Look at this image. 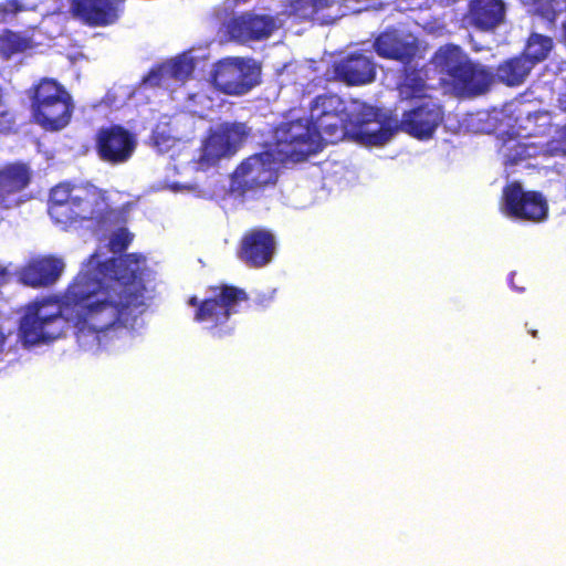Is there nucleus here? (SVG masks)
<instances>
[{
  "mask_svg": "<svg viewBox=\"0 0 566 566\" xmlns=\"http://www.w3.org/2000/svg\"><path fill=\"white\" fill-rule=\"evenodd\" d=\"M146 258L127 253L98 260L88 256L62 298L44 297L30 303L20 321V337L33 346L60 338L72 325L78 343H101L127 328L146 305Z\"/></svg>",
  "mask_w": 566,
  "mask_h": 566,
  "instance_id": "1",
  "label": "nucleus"
},
{
  "mask_svg": "<svg viewBox=\"0 0 566 566\" xmlns=\"http://www.w3.org/2000/svg\"><path fill=\"white\" fill-rule=\"evenodd\" d=\"M360 115L354 120L345 109L313 119L289 122L277 135V149L286 159L305 160L317 151L319 140L334 144L345 137L349 123L363 126L376 122L377 113L373 107L364 106Z\"/></svg>",
  "mask_w": 566,
  "mask_h": 566,
  "instance_id": "2",
  "label": "nucleus"
},
{
  "mask_svg": "<svg viewBox=\"0 0 566 566\" xmlns=\"http://www.w3.org/2000/svg\"><path fill=\"white\" fill-rule=\"evenodd\" d=\"M49 214L55 224L67 228L82 221L99 226L109 222L115 211L107 203L106 191L86 184L61 182L49 196Z\"/></svg>",
  "mask_w": 566,
  "mask_h": 566,
  "instance_id": "3",
  "label": "nucleus"
},
{
  "mask_svg": "<svg viewBox=\"0 0 566 566\" xmlns=\"http://www.w3.org/2000/svg\"><path fill=\"white\" fill-rule=\"evenodd\" d=\"M431 61L442 81L459 95L475 96L488 91L491 72L473 61L460 45L448 43L438 48Z\"/></svg>",
  "mask_w": 566,
  "mask_h": 566,
  "instance_id": "4",
  "label": "nucleus"
},
{
  "mask_svg": "<svg viewBox=\"0 0 566 566\" xmlns=\"http://www.w3.org/2000/svg\"><path fill=\"white\" fill-rule=\"evenodd\" d=\"M32 120L46 132L65 128L74 103L67 90L54 78L42 77L28 90Z\"/></svg>",
  "mask_w": 566,
  "mask_h": 566,
  "instance_id": "5",
  "label": "nucleus"
},
{
  "mask_svg": "<svg viewBox=\"0 0 566 566\" xmlns=\"http://www.w3.org/2000/svg\"><path fill=\"white\" fill-rule=\"evenodd\" d=\"M211 295L199 300L196 295L188 298L189 306L195 307L193 319L208 323L213 337L223 338L233 331L228 325L230 317L240 312V306L249 300L248 293L235 285L218 284L209 286Z\"/></svg>",
  "mask_w": 566,
  "mask_h": 566,
  "instance_id": "6",
  "label": "nucleus"
},
{
  "mask_svg": "<svg viewBox=\"0 0 566 566\" xmlns=\"http://www.w3.org/2000/svg\"><path fill=\"white\" fill-rule=\"evenodd\" d=\"M279 169L272 151H261L243 159L231 175L229 191L234 198L259 199L276 186Z\"/></svg>",
  "mask_w": 566,
  "mask_h": 566,
  "instance_id": "7",
  "label": "nucleus"
},
{
  "mask_svg": "<svg viewBox=\"0 0 566 566\" xmlns=\"http://www.w3.org/2000/svg\"><path fill=\"white\" fill-rule=\"evenodd\" d=\"M250 135L242 122H223L211 130L203 144L200 164L213 166L222 158L233 156Z\"/></svg>",
  "mask_w": 566,
  "mask_h": 566,
  "instance_id": "8",
  "label": "nucleus"
},
{
  "mask_svg": "<svg viewBox=\"0 0 566 566\" xmlns=\"http://www.w3.org/2000/svg\"><path fill=\"white\" fill-rule=\"evenodd\" d=\"M136 147V135L119 124L99 127L94 137V148L98 158L112 166L127 163Z\"/></svg>",
  "mask_w": 566,
  "mask_h": 566,
  "instance_id": "9",
  "label": "nucleus"
},
{
  "mask_svg": "<svg viewBox=\"0 0 566 566\" xmlns=\"http://www.w3.org/2000/svg\"><path fill=\"white\" fill-rule=\"evenodd\" d=\"M503 211L511 218L538 222L548 213L546 199L538 191H525L517 181L503 188Z\"/></svg>",
  "mask_w": 566,
  "mask_h": 566,
  "instance_id": "10",
  "label": "nucleus"
},
{
  "mask_svg": "<svg viewBox=\"0 0 566 566\" xmlns=\"http://www.w3.org/2000/svg\"><path fill=\"white\" fill-rule=\"evenodd\" d=\"M212 83L227 95H243L255 84L254 67L242 57H226L217 62Z\"/></svg>",
  "mask_w": 566,
  "mask_h": 566,
  "instance_id": "11",
  "label": "nucleus"
},
{
  "mask_svg": "<svg viewBox=\"0 0 566 566\" xmlns=\"http://www.w3.org/2000/svg\"><path fill=\"white\" fill-rule=\"evenodd\" d=\"M276 252V238L265 228L254 227L247 230L238 245L237 256L252 269L270 264Z\"/></svg>",
  "mask_w": 566,
  "mask_h": 566,
  "instance_id": "12",
  "label": "nucleus"
},
{
  "mask_svg": "<svg viewBox=\"0 0 566 566\" xmlns=\"http://www.w3.org/2000/svg\"><path fill=\"white\" fill-rule=\"evenodd\" d=\"M125 0H71L73 19L88 28H106L118 22Z\"/></svg>",
  "mask_w": 566,
  "mask_h": 566,
  "instance_id": "13",
  "label": "nucleus"
},
{
  "mask_svg": "<svg viewBox=\"0 0 566 566\" xmlns=\"http://www.w3.org/2000/svg\"><path fill=\"white\" fill-rule=\"evenodd\" d=\"M442 119L441 106L433 102H423L403 112L398 128L418 139H427L433 135Z\"/></svg>",
  "mask_w": 566,
  "mask_h": 566,
  "instance_id": "14",
  "label": "nucleus"
},
{
  "mask_svg": "<svg viewBox=\"0 0 566 566\" xmlns=\"http://www.w3.org/2000/svg\"><path fill=\"white\" fill-rule=\"evenodd\" d=\"M334 77L347 85L357 86L371 83L377 74L373 57L363 52H353L335 62Z\"/></svg>",
  "mask_w": 566,
  "mask_h": 566,
  "instance_id": "15",
  "label": "nucleus"
},
{
  "mask_svg": "<svg viewBox=\"0 0 566 566\" xmlns=\"http://www.w3.org/2000/svg\"><path fill=\"white\" fill-rule=\"evenodd\" d=\"M373 46L380 57L398 61L403 65H409L418 52L417 42L405 39L396 29L379 33Z\"/></svg>",
  "mask_w": 566,
  "mask_h": 566,
  "instance_id": "16",
  "label": "nucleus"
},
{
  "mask_svg": "<svg viewBox=\"0 0 566 566\" xmlns=\"http://www.w3.org/2000/svg\"><path fill=\"white\" fill-rule=\"evenodd\" d=\"M273 29V20L264 15L242 14L233 17L227 23L229 38L241 43L265 39Z\"/></svg>",
  "mask_w": 566,
  "mask_h": 566,
  "instance_id": "17",
  "label": "nucleus"
},
{
  "mask_svg": "<svg viewBox=\"0 0 566 566\" xmlns=\"http://www.w3.org/2000/svg\"><path fill=\"white\" fill-rule=\"evenodd\" d=\"M506 7L503 0H471L468 20L471 27L482 32H492L505 19Z\"/></svg>",
  "mask_w": 566,
  "mask_h": 566,
  "instance_id": "18",
  "label": "nucleus"
},
{
  "mask_svg": "<svg viewBox=\"0 0 566 566\" xmlns=\"http://www.w3.org/2000/svg\"><path fill=\"white\" fill-rule=\"evenodd\" d=\"M64 263L55 256H45L30 262L21 272V281L32 287L53 284L62 274Z\"/></svg>",
  "mask_w": 566,
  "mask_h": 566,
  "instance_id": "19",
  "label": "nucleus"
},
{
  "mask_svg": "<svg viewBox=\"0 0 566 566\" xmlns=\"http://www.w3.org/2000/svg\"><path fill=\"white\" fill-rule=\"evenodd\" d=\"M31 170L27 164L13 163L0 168V208H9L8 196L23 190L31 181Z\"/></svg>",
  "mask_w": 566,
  "mask_h": 566,
  "instance_id": "20",
  "label": "nucleus"
},
{
  "mask_svg": "<svg viewBox=\"0 0 566 566\" xmlns=\"http://www.w3.org/2000/svg\"><path fill=\"white\" fill-rule=\"evenodd\" d=\"M533 69L532 62L521 53L500 63L495 69V76L499 82L506 86H520Z\"/></svg>",
  "mask_w": 566,
  "mask_h": 566,
  "instance_id": "21",
  "label": "nucleus"
},
{
  "mask_svg": "<svg viewBox=\"0 0 566 566\" xmlns=\"http://www.w3.org/2000/svg\"><path fill=\"white\" fill-rule=\"evenodd\" d=\"M332 4V0H293L291 2V14L298 21H313L325 24L331 20V17L326 14V10Z\"/></svg>",
  "mask_w": 566,
  "mask_h": 566,
  "instance_id": "22",
  "label": "nucleus"
},
{
  "mask_svg": "<svg viewBox=\"0 0 566 566\" xmlns=\"http://www.w3.org/2000/svg\"><path fill=\"white\" fill-rule=\"evenodd\" d=\"M34 46L35 42L32 36L23 35L9 29L0 33V55L3 59H10Z\"/></svg>",
  "mask_w": 566,
  "mask_h": 566,
  "instance_id": "23",
  "label": "nucleus"
},
{
  "mask_svg": "<svg viewBox=\"0 0 566 566\" xmlns=\"http://www.w3.org/2000/svg\"><path fill=\"white\" fill-rule=\"evenodd\" d=\"M553 39L537 32H532L525 43L522 54L535 66L546 60L553 50Z\"/></svg>",
  "mask_w": 566,
  "mask_h": 566,
  "instance_id": "24",
  "label": "nucleus"
},
{
  "mask_svg": "<svg viewBox=\"0 0 566 566\" xmlns=\"http://www.w3.org/2000/svg\"><path fill=\"white\" fill-rule=\"evenodd\" d=\"M501 154L505 166H515L525 159L535 157L538 150L533 144L509 139L503 144Z\"/></svg>",
  "mask_w": 566,
  "mask_h": 566,
  "instance_id": "25",
  "label": "nucleus"
},
{
  "mask_svg": "<svg viewBox=\"0 0 566 566\" xmlns=\"http://www.w3.org/2000/svg\"><path fill=\"white\" fill-rule=\"evenodd\" d=\"M344 101L333 93L317 95L311 103L310 119L323 117L329 113L345 111Z\"/></svg>",
  "mask_w": 566,
  "mask_h": 566,
  "instance_id": "26",
  "label": "nucleus"
},
{
  "mask_svg": "<svg viewBox=\"0 0 566 566\" xmlns=\"http://www.w3.org/2000/svg\"><path fill=\"white\" fill-rule=\"evenodd\" d=\"M399 91L406 98L421 97L426 91V82L421 76L420 70L407 69L405 66Z\"/></svg>",
  "mask_w": 566,
  "mask_h": 566,
  "instance_id": "27",
  "label": "nucleus"
},
{
  "mask_svg": "<svg viewBox=\"0 0 566 566\" xmlns=\"http://www.w3.org/2000/svg\"><path fill=\"white\" fill-rule=\"evenodd\" d=\"M164 67L168 77L184 82L191 76L195 64L191 59L178 57L164 64Z\"/></svg>",
  "mask_w": 566,
  "mask_h": 566,
  "instance_id": "28",
  "label": "nucleus"
},
{
  "mask_svg": "<svg viewBox=\"0 0 566 566\" xmlns=\"http://www.w3.org/2000/svg\"><path fill=\"white\" fill-rule=\"evenodd\" d=\"M132 241L133 234L126 228H120L111 235L108 248L113 253H122L129 247Z\"/></svg>",
  "mask_w": 566,
  "mask_h": 566,
  "instance_id": "29",
  "label": "nucleus"
},
{
  "mask_svg": "<svg viewBox=\"0 0 566 566\" xmlns=\"http://www.w3.org/2000/svg\"><path fill=\"white\" fill-rule=\"evenodd\" d=\"M546 153L551 156H566V125L558 128L547 142Z\"/></svg>",
  "mask_w": 566,
  "mask_h": 566,
  "instance_id": "30",
  "label": "nucleus"
},
{
  "mask_svg": "<svg viewBox=\"0 0 566 566\" xmlns=\"http://www.w3.org/2000/svg\"><path fill=\"white\" fill-rule=\"evenodd\" d=\"M358 133L364 135L368 143L375 145L386 142L392 134L390 129H385L381 126L375 130H363L360 128Z\"/></svg>",
  "mask_w": 566,
  "mask_h": 566,
  "instance_id": "31",
  "label": "nucleus"
},
{
  "mask_svg": "<svg viewBox=\"0 0 566 566\" xmlns=\"http://www.w3.org/2000/svg\"><path fill=\"white\" fill-rule=\"evenodd\" d=\"M15 118L14 115L8 111H0V133L8 134L15 130Z\"/></svg>",
  "mask_w": 566,
  "mask_h": 566,
  "instance_id": "32",
  "label": "nucleus"
},
{
  "mask_svg": "<svg viewBox=\"0 0 566 566\" xmlns=\"http://www.w3.org/2000/svg\"><path fill=\"white\" fill-rule=\"evenodd\" d=\"M167 76L165 72L164 65H159L153 67L146 76H144L143 82L150 86H159L161 84L163 77Z\"/></svg>",
  "mask_w": 566,
  "mask_h": 566,
  "instance_id": "33",
  "label": "nucleus"
},
{
  "mask_svg": "<svg viewBox=\"0 0 566 566\" xmlns=\"http://www.w3.org/2000/svg\"><path fill=\"white\" fill-rule=\"evenodd\" d=\"M24 10V7L18 0H6L1 4V11L4 13L17 14Z\"/></svg>",
  "mask_w": 566,
  "mask_h": 566,
  "instance_id": "34",
  "label": "nucleus"
},
{
  "mask_svg": "<svg viewBox=\"0 0 566 566\" xmlns=\"http://www.w3.org/2000/svg\"><path fill=\"white\" fill-rule=\"evenodd\" d=\"M557 13L554 10H547L541 13V18L545 21L547 30L556 29Z\"/></svg>",
  "mask_w": 566,
  "mask_h": 566,
  "instance_id": "35",
  "label": "nucleus"
},
{
  "mask_svg": "<svg viewBox=\"0 0 566 566\" xmlns=\"http://www.w3.org/2000/svg\"><path fill=\"white\" fill-rule=\"evenodd\" d=\"M8 279H9V272L7 271V269L0 268V286L6 284L8 282ZM4 342H6V336L2 333V331L0 329V352L3 348Z\"/></svg>",
  "mask_w": 566,
  "mask_h": 566,
  "instance_id": "36",
  "label": "nucleus"
},
{
  "mask_svg": "<svg viewBox=\"0 0 566 566\" xmlns=\"http://www.w3.org/2000/svg\"><path fill=\"white\" fill-rule=\"evenodd\" d=\"M563 32H564V39L566 42V20L563 22Z\"/></svg>",
  "mask_w": 566,
  "mask_h": 566,
  "instance_id": "37",
  "label": "nucleus"
},
{
  "mask_svg": "<svg viewBox=\"0 0 566 566\" xmlns=\"http://www.w3.org/2000/svg\"><path fill=\"white\" fill-rule=\"evenodd\" d=\"M530 333L532 334L533 337L537 336V331H530Z\"/></svg>",
  "mask_w": 566,
  "mask_h": 566,
  "instance_id": "38",
  "label": "nucleus"
}]
</instances>
